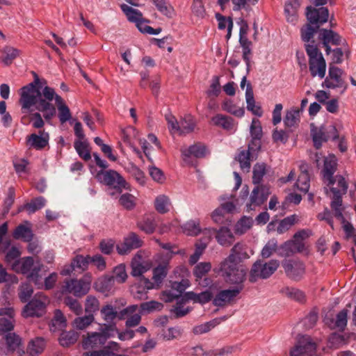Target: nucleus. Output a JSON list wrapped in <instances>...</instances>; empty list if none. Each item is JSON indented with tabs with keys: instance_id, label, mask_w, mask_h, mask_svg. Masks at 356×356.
Returning a JSON list of instances; mask_svg holds the SVG:
<instances>
[{
	"instance_id": "22",
	"label": "nucleus",
	"mask_w": 356,
	"mask_h": 356,
	"mask_svg": "<svg viewBox=\"0 0 356 356\" xmlns=\"http://www.w3.org/2000/svg\"><path fill=\"white\" fill-rule=\"evenodd\" d=\"M319 38L323 41V44L325 48V52L329 54L331 52L330 44L339 45L341 43V37L336 32L323 29L320 31Z\"/></svg>"
},
{
	"instance_id": "50",
	"label": "nucleus",
	"mask_w": 356,
	"mask_h": 356,
	"mask_svg": "<svg viewBox=\"0 0 356 356\" xmlns=\"http://www.w3.org/2000/svg\"><path fill=\"white\" fill-rule=\"evenodd\" d=\"M101 314L102 316V318L108 323V325H111V323H112L115 318L118 316V312L115 309V308L111 305H107L104 306L101 311Z\"/></svg>"
},
{
	"instance_id": "8",
	"label": "nucleus",
	"mask_w": 356,
	"mask_h": 356,
	"mask_svg": "<svg viewBox=\"0 0 356 356\" xmlns=\"http://www.w3.org/2000/svg\"><path fill=\"white\" fill-rule=\"evenodd\" d=\"M311 136L314 142V145L316 149L321 147L323 143L332 139L333 141L338 140L339 132L334 125L328 127H312Z\"/></svg>"
},
{
	"instance_id": "40",
	"label": "nucleus",
	"mask_w": 356,
	"mask_h": 356,
	"mask_svg": "<svg viewBox=\"0 0 356 356\" xmlns=\"http://www.w3.org/2000/svg\"><path fill=\"white\" fill-rule=\"evenodd\" d=\"M66 326V319L60 310L56 309L54 318L49 324L50 330L53 332L62 330Z\"/></svg>"
},
{
	"instance_id": "46",
	"label": "nucleus",
	"mask_w": 356,
	"mask_h": 356,
	"mask_svg": "<svg viewBox=\"0 0 356 356\" xmlns=\"http://www.w3.org/2000/svg\"><path fill=\"white\" fill-rule=\"evenodd\" d=\"M195 121L192 116L186 115L180 120L179 134H186L193 131L195 128Z\"/></svg>"
},
{
	"instance_id": "6",
	"label": "nucleus",
	"mask_w": 356,
	"mask_h": 356,
	"mask_svg": "<svg viewBox=\"0 0 356 356\" xmlns=\"http://www.w3.org/2000/svg\"><path fill=\"white\" fill-rule=\"evenodd\" d=\"M115 331V325L104 324L101 325L99 332H92L82 342L85 350L93 349L104 345L107 339L113 335Z\"/></svg>"
},
{
	"instance_id": "3",
	"label": "nucleus",
	"mask_w": 356,
	"mask_h": 356,
	"mask_svg": "<svg viewBox=\"0 0 356 356\" xmlns=\"http://www.w3.org/2000/svg\"><path fill=\"white\" fill-rule=\"evenodd\" d=\"M338 182L341 189L337 190L336 188H331V192L333 193V196L332 197L330 206L334 213V216L341 220L343 225V229L346 234V237L349 238L356 234V231L353 225L346 220L343 215V207L342 206V195L346 193L348 184L346 179L341 177H338Z\"/></svg>"
},
{
	"instance_id": "23",
	"label": "nucleus",
	"mask_w": 356,
	"mask_h": 356,
	"mask_svg": "<svg viewBox=\"0 0 356 356\" xmlns=\"http://www.w3.org/2000/svg\"><path fill=\"white\" fill-rule=\"evenodd\" d=\"M49 135L44 131H39V134H32L27 137V145L32 148L40 150L44 148L49 143Z\"/></svg>"
},
{
	"instance_id": "57",
	"label": "nucleus",
	"mask_w": 356,
	"mask_h": 356,
	"mask_svg": "<svg viewBox=\"0 0 356 356\" xmlns=\"http://www.w3.org/2000/svg\"><path fill=\"white\" fill-rule=\"evenodd\" d=\"M211 269V264L210 262H200L193 269V275L198 279L202 278Z\"/></svg>"
},
{
	"instance_id": "35",
	"label": "nucleus",
	"mask_w": 356,
	"mask_h": 356,
	"mask_svg": "<svg viewBox=\"0 0 356 356\" xmlns=\"http://www.w3.org/2000/svg\"><path fill=\"white\" fill-rule=\"evenodd\" d=\"M56 106L58 112V117L60 123L64 124L70 121L72 118L70 110L61 97H57Z\"/></svg>"
},
{
	"instance_id": "58",
	"label": "nucleus",
	"mask_w": 356,
	"mask_h": 356,
	"mask_svg": "<svg viewBox=\"0 0 356 356\" xmlns=\"http://www.w3.org/2000/svg\"><path fill=\"white\" fill-rule=\"evenodd\" d=\"M118 346V343L115 342L109 343L108 347L104 348L100 350H95L91 353L86 352L83 353L82 356H114L115 355L111 350V348L115 349Z\"/></svg>"
},
{
	"instance_id": "28",
	"label": "nucleus",
	"mask_w": 356,
	"mask_h": 356,
	"mask_svg": "<svg viewBox=\"0 0 356 356\" xmlns=\"http://www.w3.org/2000/svg\"><path fill=\"white\" fill-rule=\"evenodd\" d=\"M245 100L247 103V109L248 111L258 117H261L263 115V111L261 106L256 104L253 90L250 83H248L247 85L245 91Z\"/></svg>"
},
{
	"instance_id": "1",
	"label": "nucleus",
	"mask_w": 356,
	"mask_h": 356,
	"mask_svg": "<svg viewBox=\"0 0 356 356\" xmlns=\"http://www.w3.org/2000/svg\"><path fill=\"white\" fill-rule=\"evenodd\" d=\"M40 82L38 76L33 82L24 86L20 89V98L19 102L22 106V111L24 113H29L32 111L31 108H35L43 113L45 120H51L56 113L55 106L51 102L54 99L56 104L57 97H60L55 92L54 88L45 86L41 92L36 88V85Z\"/></svg>"
},
{
	"instance_id": "60",
	"label": "nucleus",
	"mask_w": 356,
	"mask_h": 356,
	"mask_svg": "<svg viewBox=\"0 0 356 356\" xmlns=\"http://www.w3.org/2000/svg\"><path fill=\"white\" fill-rule=\"evenodd\" d=\"M13 163L15 170L19 176L29 172L28 165L29 163L27 159L17 158L13 160Z\"/></svg>"
},
{
	"instance_id": "53",
	"label": "nucleus",
	"mask_w": 356,
	"mask_h": 356,
	"mask_svg": "<svg viewBox=\"0 0 356 356\" xmlns=\"http://www.w3.org/2000/svg\"><path fill=\"white\" fill-rule=\"evenodd\" d=\"M297 220L296 215H291L284 218L282 220L278 225L277 232L281 234L289 230L292 225L295 224Z\"/></svg>"
},
{
	"instance_id": "17",
	"label": "nucleus",
	"mask_w": 356,
	"mask_h": 356,
	"mask_svg": "<svg viewBox=\"0 0 356 356\" xmlns=\"http://www.w3.org/2000/svg\"><path fill=\"white\" fill-rule=\"evenodd\" d=\"M46 312L45 303L40 300L33 298L24 307L22 315L25 318L40 317Z\"/></svg>"
},
{
	"instance_id": "10",
	"label": "nucleus",
	"mask_w": 356,
	"mask_h": 356,
	"mask_svg": "<svg viewBox=\"0 0 356 356\" xmlns=\"http://www.w3.org/2000/svg\"><path fill=\"white\" fill-rule=\"evenodd\" d=\"M343 71L338 67L330 66L329 67L328 75L323 82V87L329 89H341V93H343L347 88L344 78L343 77Z\"/></svg>"
},
{
	"instance_id": "31",
	"label": "nucleus",
	"mask_w": 356,
	"mask_h": 356,
	"mask_svg": "<svg viewBox=\"0 0 356 356\" xmlns=\"http://www.w3.org/2000/svg\"><path fill=\"white\" fill-rule=\"evenodd\" d=\"M168 272V261H163L153 269V282L155 289L158 288L166 277Z\"/></svg>"
},
{
	"instance_id": "29",
	"label": "nucleus",
	"mask_w": 356,
	"mask_h": 356,
	"mask_svg": "<svg viewBox=\"0 0 356 356\" xmlns=\"http://www.w3.org/2000/svg\"><path fill=\"white\" fill-rule=\"evenodd\" d=\"M29 221H25L24 224L18 225L13 233V236L15 239H22L24 241L30 242L33 238V233Z\"/></svg>"
},
{
	"instance_id": "20",
	"label": "nucleus",
	"mask_w": 356,
	"mask_h": 356,
	"mask_svg": "<svg viewBox=\"0 0 356 356\" xmlns=\"http://www.w3.org/2000/svg\"><path fill=\"white\" fill-rule=\"evenodd\" d=\"M138 309V306L137 305H131L127 307L120 312L118 314L119 319H124L129 316L126 321V326L132 327L138 325L141 320L140 314L136 313Z\"/></svg>"
},
{
	"instance_id": "13",
	"label": "nucleus",
	"mask_w": 356,
	"mask_h": 356,
	"mask_svg": "<svg viewBox=\"0 0 356 356\" xmlns=\"http://www.w3.org/2000/svg\"><path fill=\"white\" fill-rule=\"evenodd\" d=\"M270 194V188L266 186H257L252 190L250 203L247 204V211H250L254 209V207L261 206L268 199Z\"/></svg>"
},
{
	"instance_id": "48",
	"label": "nucleus",
	"mask_w": 356,
	"mask_h": 356,
	"mask_svg": "<svg viewBox=\"0 0 356 356\" xmlns=\"http://www.w3.org/2000/svg\"><path fill=\"white\" fill-rule=\"evenodd\" d=\"M113 275L111 276L113 281L122 284L126 282L127 279V274L126 271L125 265L123 264H119L115 266L113 271Z\"/></svg>"
},
{
	"instance_id": "63",
	"label": "nucleus",
	"mask_w": 356,
	"mask_h": 356,
	"mask_svg": "<svg viewBox=\"0 0 356 356\" xmlns=\"http://www.w3.org/2000/svg\"><path fill=\"white\" fill-rule=\"evenodd\" d=\"M162 308L163 305L161 302L154 300L145 302L140 305V313H150L156 310L159 311Z\"/></svg>"
},
{
	"instance_id": "16",
	"label": "nucleus",
	"mask_w": 356,
	"mask_h": 356,
	"mask_svg": "<svg viewBox=\"0 0 356 356\" xmlns=\"http://www.w3.org/2000/svg\"><path fill=\"white\" fill-rule=\"evenodd\" d=\"M155 289V285L149 279L140 277L137 282L131 287V292L134 297L138 300L147 298V293L149 290Z\"/></svg>"
},
{
	"instance_id": "44",
	"label": "nucleus",
	"mask_w": 356,
	"mask_h": 356,
	"mask_svg": "<svg viewBox=\"0 0 356 356\" xmlns=\"http://www.w3.org/2000/svg\"><path fill=\"white\" fill-rule=\"evenodd\" d=\"M223 111L229 113L236 117L241 118L244 115L245 110L234 104L232 100H226L222 105Z\"/></svg>"
},
{
	"instance_id": "12",
	"label": "nucleus",
	"mask_w": 356,
	"mask_h": 356,
	"mask_svg": "<svg viewBox=\"0 0 356 356\" xmlns=\"http://www.w3.org/2000/svg\"><path fill=\"white\" fill-rule=\"evenodd\" d=\"M90 286V283L83 280L72 279L65 282L62 292L63 293H72L75 296L80 297L88 292Z\"/></svg>"
},
{
	"instance_id": "4",
	"label": "nucleus",
	"mask_w": 356,
	"mask_h": 356,
	"mask_svg": "<svg viewBox=\"0 0 356 356\" xmlns=\"http://www.w3.org/2000/svg\"><path fill=\"white\" fill-rule=\"evenodd\" d=\"M306 16L311 24H307L301 29V38L303 41L309 42L314 36L319 26L328 20L329 11L325 7L307 8Z\"/></svg>"
},
{
	"instance_id": "43",
	"label": "nucleus",
	"mask_w": 356,
	"mask_h": 356,
	"mask_svg": "<svg viewBox=\"0 0 356 356\" xmlns=\"http://www.w3.org/2000/svg\"><path fill=\"white\" fill-rule=\"evenodd\" d=\"M74 147L79 156L84 161H88L91 159V154L88 143L82 140H75Z\"/></svg>"
},
{
	"instance_id": "61",
	"label": "nucleus",
	"mask_w": 356,
	"mask_h": 356,
	"mask_svg": "<svg viewBox=\"0 0 356 356\" xmlns=\"http://www.w3.org/2000/svg\"><path fill=\"white\" fill-rule=\"evenodd\" d=\"M296 243L291 240L285 242L280 248V254L284 257H289L294 252H298Z\"/></svg>"
},
{
	"instance_id": "19",
	"label": "nucleus",
	"mask_w": 356,
	"mask_h": 356,
	"mask_svg": "<svg viewBox=\"0 0 356 356\" xmlns=\"http://www.w3.org/2000/svg\"><path fill=\"white\" fill-rule=\"evenodd\" d=\"M143 241L135 233L131 232L124 239V241L116 246L118 254L121 255L129 253L134 249L142 246Z\"/></svg>"
},
{
	"instance_id": "21",
	"label": "nucleus",
	"mask_w": 356,
	"mask_h": 356,
	"mask_svg": "<svg viewBox=\"0 0 356 356\" xmlns=\"http://www.w3.org/2000/svg\"><path fill=\"white\" fill-rule=\"evenodd\" d=\"M241 290L242 287L222 290L213 298V304L217 307L225 306L230 303L239 294Z\"/></svg>"
},
{
	"instance_id": "2",
	"label": "nucleus",
	"mask_w": 356,
	"mask_h": 356,
	"mask_svg": "<svg viewBox=\"0 0 356 356\" xmlns=\"http://www.w3.org/2000/svg\"><path fill=\"white\" fill-rule=\"evenodd\" d=\"M249 257L245 245L236 243L231 250L229 257L221 264L220 271L227 282L241 284L245 277L246 269L239 263Z\"/></svg>"
},
{
	"instance_id": "47",
	"label": "nucleus",
	"mask_w": 356,
	"mask_h": 356,
	"mask_svg": "<svg viewBox=\"0 0 356 356\" xmlns=\"http://www.w3.org/2000/svg\"><path fill=\"white\" fill-rule=\"evenodd\" d=\"M3 56L0 60L5 65H10L19 56V50L12 47H6L3 49Z\"/></svg>"
},
{
	"instance_id": "33",
	"label": "nucleus",
	"mask_w": 356,
	"mask_h": 356,
	"mask_svg": "<svg viewBox=\"0 0 356 356\" xmlns=\"http://www.w3.org/2000/svg\"><path fill=\"white\" fill-rule=\"evenodd\" d=\"M181 154L184 158L193 156L196 158H202L207 155V149L204 145L195 144L188 148L181 149Z\"/></svg>"
},
{
	"instance_id": "7",
	"label": "nucleus",
	"mask_w": 356,
	"mask_h": 356,
	"mask_svg": "<svg viewBox=\"0 0 356 356\" xmlns=\"http://www.w3.org/2000/svg\"><path fill=\"white\" fill-rule=\"evenodd\" d=\"M279 266L280 262L276 259H271L266 263L260 260L257 261L250 270L249 280L250 282H255L259 278L267 279L277 270Z\"/></svg>"
},
{
	"instance_id": "51",
	"label": "nucleus",
	"mask_w": 356,
	"mask_h": 356,
	"mask_svg": "<svg viewBox=\"0 0 356 356\" xmlns=\"http://www.w3.org/2000/svg\"><path fill=\"white\" fill-rule=\"evenodd\" d=\"M153 3L162 15L168 17H172L173 8L167 0H153Z\"/></svg>"
},
{
	"instance_id": "56",
	"label": "nucleus",
	"mask_w": 356,
	"mask_h": 356,
	"mask_svg": "<svg viewBox=\"0 0 356 356\" xmlns=\"http://www.w3.org/2000/svg\"><path fill=\"white\" fill-rule=\"evenodd\" d=\"M6 342L7 344V352L3 353L7 355L9 351L15 350L20 344V338L15 333H8L6 335ZM0 353H2L0 352Z\"/></svg>"
},
{
	"instance_id": "49",
	"label": "nucleus",
	"mask_w": 356,
	"mask_h": 356,
	"mask_svg": "<svg viewBox=\"0 0 356 356\" xmlns=\"http://www.w3.org/2000/svg\"><path fill=\"white\" fill-rule=\"evenodd\" d=\"M252 225V219L250 217H242L235 225V232L243 234L250 229Z\"/></svg>"
},
{
	"instance_id": "45",
	"label": "nucleus",
	"mask_w": 356,
	"mask_h": 356,
	"mask_svg": "<svg viewBox=\"0 0 356 356\" xmlns=\"http://www.w3.org/2000/svg\"><path fill=\"white\" fill-rule=\"evenodd\" d=\"M79 338V334L74 331L63 332L59 337V342L62 346H69L74 343Z\"/></svg>"
},
{
	"instance_id": "39",
	"label": "nucleus",
	"mask_w": 356,
	"mask_h": 356,
	"mask_svg": "<svg viewBox=\"0 0 356 356\" xmlns=\"http://www.w3.org/2000/svg\"><path fill=\"white\" fill-rule=\"evenodd\" d=\"M142 259L139 255H136L131 261V275L134 277H140L143 273L149 268L148 265L140 261Z\"/></svg>"
},
{
	"instance_id": "54",
	"label": "nucleus",
	"mask_w": 356,
	"mask_h": 356,
	"mask_svg": "<svg viewBox=\"0 0 356 356\" xmlns=\"http://www.w3.org/2000/svg\"><path fill=\"white\" fill-rule=\"evenodd\" d=\"M33 293V289L29 283H22L19 289V298L22 302H26L32 296Z\"/></svg>"
},
{
	"instance_id": "30",
	"label": "nucleus",
	"mask_w": 356,
	"mask_h": 356,
	"mask_svg": "<svg viewBox=\"0 0 356 356\" xmlns=\"http://www.w3.org/2000/svg\"><path fill=\"white\" fill-rule=\"evenodd\" d=\"M46 341L43 337H35L29 341L26 350L27 354L29 356H38L44 351Z\"/></svg>"
},
{
	"instance_id": "15",
	"label": "nucleus",
	"mask_w": 356,
	"mask_h": 356,
	"mask_svg": "<svg viewBox=\"0 0 356 356\" xmlns=\"http://www.w3.org/2000/svg\"><path fill=\"white\" fill-rule=\"evenodd\" d=\"M15 312L11 307L0 308V334L10 332L14 328Z\"/></svg>"
},
{
	"instance_id": "11",
	"label": "nucleus",
	"mask_w": 356,
	"mask_h": 356,
	"mask_svg": "<svg viewBox=\"0 0 356 356\" xmlns=\"http://www.w3.org/2000/svg\"><path fill=\"white\" fill-rule=\"evenodd\" d=\"M337 159L334 154H330L324 160V166L322 170L323 180L325 184L327 186H333L335 183L337 184V187H335L337 190H340L341 187L339 185L338 177L345 178L341 175H337L334 177V174L337 170ZM332 188H334L332 186ZM332 187L330 188V189Z\"/></svg>"
},
{
	"instance_id": "42",
	"label": "nucleus",
	"mask_w": 356,
	"mask_h": 356,
	"mask_svg": "<svg viewBox=\"0 0 356 356\" xmlns=\"http://www.w3.org/2000/svg\"><path fill=\"white\" fill-rule=\"evenodd\" d=\"M46 200L42 196H39L36 198L32 199L29 202L23 205V208H26V210L29 214L34 213L36 211L41 209L46 204Z\"/></svg>"
},
{
	"instance_id": "34",
	"label": "nucleus",
	"mask_w": 356,
	"mask_h": 356,
	"mask_svg": "<svg viewBox=\"0 0 356 356\" xmlns=\"http://www.w3.org/2000/svg\"><path fill=\"white\" fill-rule=\"evenodd\" d=\"M172 203L168 196L161 194L156 197L154 208L158 213L161 214L166 213L170 211Z\"/></svg>"
},
{
	"instance_id": "55",
	"label": "nucleus",
	"mask_w": 356,
	"mask_h": 356,
	"mask_svg": "<svg viewBox=\"0 0 356 356\" xmlns=\"http://www.w3.org/2000/svg\"><path fill=\"white\" fill-rule=\"evenodd\" d=\"M311 234V232L309 230L302 229L296 232L293 236V241L297 245L296 247L298 248V252H300L304 250L305 245L303 243V241L308 238Z\"/></svg>"
},
{
	"instance_id": "27",
	"label": "nucleus",
	"mask_w": 356,
	"mask_h": 356,
	"mask_svg": "<svg viewBox=\"0 0 356 356\" xmlns=\"http://www.w3.org/2000/svg\"><path fill=\"white\" fill-rule=\"evenodd\" d=\"M347 316L348 311L342 309L337 314L335 319L326 318L325 322L331 329H339L343 331L347 325Z\"/></svg>"
},
{
	"instance_id": "25",
	"label": "nucleus",
	"mask_w": 356,
	"mask_h": 356,
	"mask_svg": "<svg viewBox=\"0 0 356 356\" xmlns=\"http://www.w3.org/2000/svg\"><path fill=\"white\" fill-rule=\"evenodd\" d=\"M211 122L215 126L220 127L231 133H234L236 130V124L233 118L230 117L217 114L211 118Z\"/></svg>"
},
{
	"instance_id": "14",
	"label": "nucleus",
	"mask_w": 356,
	"mask_h": 356,
	"mask_svg": "<svg viewBox=\"0 0 356 356\" xmlns=\"http://www.w3.org/2000/svg\"><path fill=\"white\" fill-rule=\"evenodd\" d=\"M282 266L286 275L291 279L298 280L305 274V265L299 260H286L283 262Z\"/></svg>"
},
{
	"instance_id": "64",
	"label": "nucleus",
	"mask_w": 356,
	"mask_h": 356,
	"mask_svg": "<svg viewBox=\"0 0 356 356\" xmlns=\"http://www.w3.org/2000/svg\"><path fill=\"white\" fill-rule=\"evenodd\" d=\"M93 321V314H88L85 316L77 317L74 321V327L79 330H83L91 324Z\"/></svg>"
},
{
	"instance_id": "37",
	"label": "nucleus",
	"mask_w": 356,
	"mask_h": 356,
	"mask_svg": "<svg viewBox=\"0 0 356 356\" xmlns=\"http://www.w3.org/2000/svg\"><path fill=\"white\" fill-rule=\"evenodd\" d=\"M301 111L298 108H292L288 110L284 118L286 127H293L298 124L300 120Z\"/></svg>"
},
{
	"instance_id": "32",
	"label": "nucleus",
	"mask_w": 356,
	"mask_h": 356,
	"mask_svg": "<svg viewBox=\"0 0 356 356\" xmlns=\"http://www.w3.org/2000/svg\"><path fill=\"white\" fill-rule=\"evenodd\" d=\"M216 232V238L219 244L223 246H229L234 241V237L231 230L227 227H220Z\"/></svg>"
},
{
	"instance_id": "59",
	"label": "nucleus",
	"mask_w": 356,
	"mask_h": 356,
	"mask_svg": "<svg viewBox=\"0 0 356 356\" xmlns=\"http://www.w3.org/2000/svg\"><path fill=\"white\" fill-rule=\"evenodd\" d=\"M114 283L113 279L111 277H106L102 280H99L95 284L97 290L102 293L109 292Z\"/></svg>"
},
{
	"instance_id": "41",
	"label": "nucleus",
	"mask_w": 356,
	"mask_h": 356,
	"mask_svg": "<svg viewBox=\"0 0 356 356\" xmlns=\"http://www.w3.org/2000/svg\"><path fill=\"white\" fill-rule=\"evenodd\" d=\"M120 8L129 22L137 24L140 20H143V14L140 10L133 8L127 4H122Z\"/></svg>"
},
{
	"instance_id": "5",
	"label": "nucleus",
	"mask_w": 356,
	"mask_h": 356,
	"mask_svg": "<svg viewBox=\"0 0 356 356\" xmlns=\"http://www.w3.org/2000/svg\"><path fill=\"white\" fill-rule=\"evenodd\" d=\"M42 266V265L40 261L35 263L31 257L17 260L11 264L13 270L26 275L27 278L33 282L38 288H40L42 286V279L39 275Z\"/></svg>"
},
{
	"instance_id": "62",
	"label": "nucleus",
	"mask_w": 356,
	"mask_h": 356,
	"mask_svg": "<svg viewBox=\"0 0 356 356\" xmlns=\"http://www.w3.org/2000/svg\"><path fill=\"white\" fill-rule=\"evenodd\" d=\"M99 307V302L93 296H88L86 300L85 311L88 314H93Z\"/></svg>"
},
{
	"instance_id": "36",
	"label": "nucleus",
	"mask_w": 356,
	"mask_h": 356,
	"mask_svg": "<svg viewBox=\"0 0 356 356\" xmlns=\"http://www.w3.org/2000/svg\"><path fill=\"white\" fill-rule=\"evenodd\" d=\"M185 297L187 300L203 305L209 302L212 299L213 295L209 290H206L200 293H196L193 291H188L185 293Z\"/></svg>"
},
{
	"instance_id": "24",
	"label": "nucleus",
	"mask_w": 356,
	"mask_h": 356,
	"mask_svg": "<svg viewBox=\"0 0 356 356\" xmlns=\"http://www.w3.org/2000/svg\"><path fill=\"white\" fill-rule=\"evenodd\" d=\"M301 0H287L285 3L284 13L288 22L296 24L298 19V10Z\"/></svg>"
},
{
	"instance_id": "26",
	"label": "nucleus",
	"mask_w": 356,
	"mask_h": 356,
	"mask_svg": "<svg viewBox=\"0 0 356 356\" xmlns=\"http://www.w3.org/2000/svg\"><path fill=\"white\" fill-rule=\"evenodd\" d=\"M309 67L311 75L313 77L316 76L321 79L325 77L326 72V63L323 56L309 60Z\"/></svg>"
},
{
	"instance_id": "38",
	"label": "nucleus",
	"mask_w": 356,
	"mask_h": 356,
	"mask_svg": "<svg viewBox=\"0 0 356 356\" xmlns=\"http://www.w3.org/2000/svg\"><path fill=\"white\" fill-rule=\"evenodd\" d=\"M239 42L242 47L243 59L245 62L247 71L250 69L252 42L247 38H239Z\"/></svg>"
},
{
	"instance_id": "52",
	"label": "nucleus",
	"mask_w": 356,
	"mask_h": 356,
	"mask_svg": "<svg viewBox=\"0 0 356 356\" xmlns=\"http://www.w3.org/2000/svg\"><path fill=\"white\" fill-rule=\"evenodd\" d=\"M250 156L252 154L248 151L243 150L237 156L236 159L240 163L241 170L244 172H249L250 169Z\"/></svg>"
},
{
	"instance_id": "9",
	"label": "nucleus",
	"mask_w": 356,
	"mask_h": 356,
	"mask_svg": "<svg viewBox=\"0 0 356 356\" xmlns=\"http://www.w3.org/2000/svg\"><path fill=\"white\" fill-rule=\"evenodd\" d=\"M95 177L98 181L111 188H113L117 190L127 188V183L124 179L115 170H99L97 173Z\"/></svg>"
},
{
	"instance_id": "18",
	"label": "nucleus",
	"mask_w": 356,
	"mask_h": 356,
	"mask_svg": "<svg viewBox=\"0 0 356 356\" xmlns=\"http://www.w3.org/2000/svg\"><path fill=\"white\" fill-rule=\"evenodd\" d=\"M181 229L184 234L192 236H195L200 233H203L204 235H208L210 238L215 232V229L213 228H205L202 229L198 219L190 220L186 222L182 225Z\"/></svg>"
}]
</instances>
